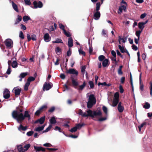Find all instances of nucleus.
I'll list each match as a JSON object with an SVG mask.
<instances>
[{
	"label": "nucleus",
	"mask_w": 152,
	"mask_h": 152,
	"mask_svg": "<svg viewBox=\"0 0 152 152\" xmlns=\"http://www.w3.org/2000/svg\"><path fill=\"white\" fill-rule=\"evenodd\" d=\"M12 117L17 121L18 123H20V121L23 120L25 118H28V120L31 119L30 115L28 111H26L23 115L22 113L18 112L17 111H14L12 113Z\"/></svg>",
	"instance_id": "f257e3e1"
},
{
	"label": "nucleus",
	"mask_w": 152,
	"mask_h": 152,
	"mask_svg": "<svg viewBox=\"0 0 152 152\" xmlns=\"http://www.w3.org/2000/svg\"><path fill=\"white\" fill-rule=\"evenodd\" d=\"M96 102V99L94 95L93 94H91L89 96L88 101L87 103V106L88 108H91Z\"/></svg>",
	"instance_id": "f03ea898"
},
{
	"label": "nucleus",
	"mask_w": 152,
	"mask_h": 152,
	"mask_svg": "<svg viewBox=\"0 0 152 152\" xmlns=\"http://www.w3.org/2000/svg\"><path fill=\"white\" fill-rule=\"evenodd\" d=\"M86 113L88 114L89 116L94 117L96 116H99L102 115V112L100 110L94 111L93 112L90 110L87 111Z\"/></svg>",
	"instance_id": "7ed1b4c3"
},
{
	"label": "nucleus",
	"mask_w": 152,
	"mask_h": 152,
	"mask_svg": "<svg viewBox=\"0 0 152 152\" xmlns=\"http://www.w3.org/2000/svg\"><path fill=\"white\" fill-rule=\"evenodd\" d=\"M53 84L52 83H48L45 82L43 86V90L44 91L49 90L51 88Z\"/></svg>",
	"instance_id": "20e7f679"
},
{
	"label": "nucleus",
	"mask_w": 152,
	"mask_h": 152,
	"mask_svg": "<svg viewBox=\"0 0 152 152\" xmlns=\"http://www.w3.org/2000/svg\"><path fill=\"white\" fill-rule=\"evenodd\" d=\"M66 72L67 74L75 75L76 76H77L78 75V71L73 68L70 69L69 70H66Z\"/></svg>",
	"instance_id": "39448f33"
},
{
	"label": "nucleus",
	"mask_w": 152,
	"mask_h": 152,
	"mask_svg": "<svg viewBox=\"0 0 152 152\" xmlns=\"http://www.w3.org/2000/svg\"><path fill=\"white\" fill-rule=\"evenodd\" d=\"M34 7V8L37 9L38 8H41L43 7V4L41 1H39L37 2L35 1L33 3Z\"/></svg>",
	"instance_id": "423d86ee"
},
{
	"label": "nucleus",
	"mask_w": 152,
	"mask_h": 152,
	"mask_svg": "<svg viewBox=\"0 0 152 152\" xmlns=\"http://www.w3.org/2000/svg\"><path fill=\"white\" fill-rule=\"evenodd\" d=\"M5 45L7 47L11 48L12 47L13 42L12 40L10 39L6 40L5 41Z\"/></svg>",
	"instance_id": "0eeeda50"
},
{
	"label": "nucleus",
	"mask_w": 152,
	"mask_h": 152,
	"mask_svg": "<svg viewBox=\"0 0 152 152\" xmlns=\"http://www.w3.org/2000/svg\"><path fill=\"white\" fill-rule=\"evenodd\" d=\"M4 98L6 99H8L10 97V92L7 89H5L3 92Z\"/></svg>",
	"instance_id": "6e6552de"
},
{
	"label": "nucleus",
	"mask_w": 152,
	"mask_h": 152,
	"mask_svg": "<svg viewBox=\"0 0 152 152\" xmlns=\"http://www.w3.org/2000/svg\"><path fill=\"white\" fill-rule=\"evenodd\" d=\"M148 21V20L145 21V22H140L138 23V28L141 29V31H142L144 27V25L147 23Z\"/></svg>",
	"instance_id": "1a4fd4ad"
},
{
	"label": "nucleus",
	"mask_w": 152,
	"mask_h": 152,
	"mask_svg": "<svg viewBox=\"0 0 152 152\" xmlns=\"http://www.w3.org/2000/svg\"><path fill=\"white\" fill-rule=\"evenodd\" d=\"M101 14L99 11H94V18L96 20H98L100 17Z\"/></svg>",
	"instance_id": "9d476101"
},
{
	"label": "nucleus",
	"mask_w": 152,
	"mask_h": 152,
	"mask_svg": "<svg viewBox=\"0 0 152 152\" xmlns=\"http://www.w3.org/2000/svg\"><path fill=\"white\" fill-rule=\"evenodd\" d=\"M126 5H122L119 7L118 11V13L120 14L123 10H124V12H126Z\"/></svg>",
	"instance_id": "9b49d317"
},
{
	"label": "nucleus",
	"mask_w": 152,
	"mask_h": 152,
	"mask_svg": "<svg viewBox=\"0 0 152 152\" xmlns=\"http://www.w3.org/2000/svg\"><path fill=\"white\" fill-rule=\"evenodd\" d=\"M45 119V117L44 116H43V117L40 118L39 119H38L36 121H35L34 122V123L37 124L38 123H39L40 124H42L44 122Z\"/></svg>",
	"instance_id": "f8f14e48"
},
{
	"label": "nucleus",
	"mask_w": 152,
	"mask_h": 152,
	"mask_svg": "<svg viewBox=\"0 0 152 152\" xmlns=\"http://www.w3.org/2000/svg\"><path fill=\"white\" fill-rule=\"evenodd\" d=\"M51 37L48 33H46L44 36V39L46 42H48L50 41Z\"/></svg>",
	"instance_id": "ddd939ff"
},
{
	"label": "nucleus",
	"mask_w": 152,
	"mask_h": 152,
	"mask_svg": "<svg viewBox=\"0 0 152 152\" xmlns=\"http://www.w3.org/2000/svg\"><path fill=\"white\" fill-rule=\"evenodd\" d=\"M34 148L36 152H39L41 151L42 152H45V148L42 147H38L36 146H34Z\"/></svg>",
	"instance_id": "4468645a"
},
{
	"label": "nucleus",
	"mask_w": 152,
	"mask_h": 152,
	"mask_svg": "<svg viewBox=\"0 0 152 152\" xmlns=\"http://www.w3.org/2000/svg\"><path fill=\"white\" fill-rule=\"evenodd\" d=\"M47 107V106L45 105H44L40 107L39 108V110H37L35 113V114L36 115H39L40 113L42 110L44 108H46Z\"/></svg>",
	"instance_id": "2eb2a0df"
},
{
	"label": "nucleus",
	"mask_w": 152,
	"mask_h": 152,
	"mask_svg": "<svg viewBox=\"0 0 152 152\" xmlns=\"http://www.w3.org/2000/svg\"><path fill=\"white\" fill-rule=\"evenodd\" d=\"M13 90L14 91V93L15 96L19 95H20L21 91L20 88L16 87L14 88Z\"/></svg>",
	"instance_id": "dca6fc26"
},
{
	"label": "nucleus",
	"mask_w": 152,
	"mask_h": 152,
	"mask_svg": "<svg viewBox=\"0 0 152 152\" xmlns=\"http://www.w3.org/2000/svg\"><path fill=\"white\" fill-rule=\"evenodd\" d=\"M27 128V126H24L22 124H20L18 129L19 131L20 132L26 131Z\"/></svg>",
	"instance_id": "f3484780"
},
{
	"label": "nucleus",
	"mask_w": 152,
	"mask_h": 152,
	"mask_svg": "<svg viewBox=\"0 0 152 152\" xmlns=\"http://www.w3.org/2000/svg\"><path fill=\"white\" fill-rule=\"evenodd\" d=\"M121 103L120 102L119 103L118 105V109L120 113L122 112L124 109V107L121 105Z\"/></svg>",
	"instance_id": "a211bd4d"
},
{
	"label": "nucleus",
	"mask_w": 152,
	"mask_h": 152,
	"mask_svg": "<svg viewBox=\"0 0 152 152\" xmlns=\"http://www.w3.org/2000/svg\"><path fill=\"white\" fill-rule=\"evenodd\" d=\"M27 75L28 73L27 72L21 73L19 76V77L20 78L19 80V81H22V79L25 77Z\"/></svg>",
	"instance_id": "6ab92c4d"
},
{
	"label": "nucleus",
	"mask_w": 152,
	"mask_h": 152,
	"mask_svg": "<svg viewBox=\"0 0 152 152\" xmlns=\"http://www.w3.org/2000/svg\"><path fill=\"white\" fill-rule=\"evenodd\" d=\"M78 114L80 115H81L83 117H86L89 116L88 114L86 113H83L82 111L81 110H79Z\"/></svg>",
	"instance_id": "aec40b11"
},
{
	"label": "nucleus",
	"mask_w": 152,
	"mask_h": 152,
	"mask_svg": "<svg viewBox=\"0 0 152 152\" xmlns=\"http://www.w3.org/2000/svg\"><path fill=\"white\" fill-rule=\"evenodd\" d=\"M22 18L21 16L19 15L17 16V18L16 19L15 23V25H17L22 20Z\"/></svg>",
	"instance_id": "412c9836"
},
{
	"label": "nucleus",
	"mask_w": 152,
	"mask_h": 152,
	"mask_svg": "<svg viewBox=\"0 0 152 152\" xmlns=\"http://www.w3.org/2000/svg\"><path fill=\"white\" fill-rule=\"evenodd\" d=\"M68 47L69 48L72 47L73 46V39L72 37H69L68 42Z\"/></svg>",
	"instance_id": "4be33fe9"
},
{
	"label": "nucleus",
	"mask_w": 152,
	"mask_h": 152,
	"mask_svg": "<svg viewBox=\"0 0 152 152\" xmlns=\"http://www.w3.org/2000/svg\"><path fill=\"white\" fill-rule=\"evenodd\" d=\"M45 125H44L41 126H39L37 128H35L34 129V130L36 132H39L43 129L44 127H45Z\"/></svg>",
	"instance_id": "5701e85b"
},
{
	"label": "nucleus",
	"mask_w": 152,
	"mask_h": 152,
	"mask_svg": "<svg viewBox=\"0 0 152 152\" xmlns=\"http://www.w3.org/2000/svg\"><path fill=\"white\" fill-rule=\"evenodd\" d=\"M50 124H53L56 123V121L55 118L54 117H52L49 120Z\"/></svg>",
	"instance_id": "b1692460"
},
{
	"label": "nucleus",
	"mask_w": 152,
	"mask_h": 152,
	"mask_svg": "<svg viewBox=\"0 0 152 152\" xmlns=\"http://www.w3.org/2000/svg\"><path fill=\"white\" fill-rule=\"evenodd\" d=\"M118 39L124 43H125L126 41L127 38H125L122 35H120L118 36Z\"/></svg>",
	"instance_id": "393cba45"
},
{
	"label": "nucleus",
	"mask_w": 152,
	"mask_h": 152,
	"mask_svg": "<svg viewBox=\"0 0 152 152\" xmlns=\"http://www.w3.org/2000/svg\"><path fill=\"white\" fill-rule=\"evenodd\" d=\"M108 60L107 59H105L103 61L102 63V66L104 67H106L108 65Z\"/></svg>",
	"instance_id": "a878e982"
},
{
	"label": "nucleus",
	"mask_w": 152,
	"mask_h": 152,
	"mask_svg": "<svg viewBox=\"0 0 152 152\" xmlns=\"http://www.w3.org/2000/svg\"><path fill=\"white\" fill-rule=\"evenodd\" d=\"M12 7L14 10L17 12H19L17 6L13 1L12 2Z\"/></svg>",
	"instance_id": "bb28decb"
},
{
	"label": "nucleus",
	"mask_w": 152,
	"mask_h": 152,
	"mask_svg": "<svg viewBox=\"0 0 152 152\" xmlns=\"http://www.w3.org/2000/svg\"><path fill=\"white\" fill-rule=\"evenodd\" d=\"M119 102V99L114 98L113 101L112 106L115 107L118 104Z\"/></svg>",
	"instance_id": "cd10ccee"
},
{
	"label": "nucleus",
	"mask_w": 152,
	"mask_h": 152,
	"mask_svg": "<svg viewBox=\"0 0 152 152\" xmlns=\"http://www.w3.org/2000/svg\"><path fill=\"white\" fill-rule=\"evenodd\" d=\"M31 146L30 144H28L23 146V151L24 152L27 151Z\"/></svg>",
	"instance_id": "c85d7f7f"
},
{
	"label": "nucleus",
	"mask_w": 152,
	"mask_h": 152,
	"mask_svg": "<svg viewBox=\"0 0 152 152\" xmlns=\"http://www.w3.org/2000/svg\"><path fill=\"white\" fill-rule=\"evenodd\" d=\"M71 78L72 79V82L73 85L75 86H77L78 84V82L76 81L75 79L73 78H72V77H71Z\"/></svg>",
	"instance_id": "c756f323"
},
{
	"label": "nucleus",
	"mask_w": 152,
	"mask_h": 152,
	"mask_svg": "<svg viewBox=\"0 0 152 152\" xmlns=\"http://www.w3.org/2000/svg\"><path fill=\"white\" fill-rule=\"evenodd\" d=\"M31 20L30 18L28 16H24L23 17V20L24 22H27L28 20Z\"/></svg>",
	"instance_id": "7c9ffc66"
},
{
	"label": "nucleus",
	"mask_w": 152,
	"mask_h": 152,
	"mask_svg": "<svg viewBox=\"0 0 152 152\" xmlns=\"http://www.w3.org/2000/svg\"><path fill=\"white\" fill-rule=\"evenodd\" d=\"M86 85V83L85 82H84L82 85L79 86V88H77V90H82L85 86Z\"/></svg>",
	"instance_id": "2f4dec72"
},
{
	"label": "nucleus",
	"mask_w": 152,
	"mask_h": 152,
	"mask_svg": "<svg viewBox=\"0 0 152 152\" xmlns=\"http://www.w3.org/2000/svg\"><path fill=\"white\" fill-rule=\"evenodd\" d=\"M17 148L20 152H24L23 151V147L22 145H20L17 146Z\"/></svg>",
	"instance_id": "473e14b6"
},
{
	"label": "nucleus",
	"mask_w": 152,
	"mask_h": 152,
	"mask_svg": "<svg viewBox=\"0 0 152 152\" xmlns=\"http://www.w3.org/2000/svg\"><path fill=\"white\" fill-rule=\"evenodd\" d=\"M143 107L145 109H148L150 107V104L148 102H146L145 104L143 106Z\"/></svg>",
	"instance_id": "72a5a7b5"
},
{
	"label": "nucleus",
	"mask_w": 152,
	"mask_h": 152,
	"mask_svg": "<svg viewBox=\"0 0 152 152\" xmlns=\"http://www.w3.org/2000/svg\"><path fill=\"white\" fill-rule=\"evenodd\" d=\"M118 48L122 53H124L126 52V50H125L123 47H122L120 45L118 46Z\"/></svg>",
	"instance_id": "f704fd0d"
},
{
	"label": "nucleus",
	"mask_w": 152,
	"mask_h": 152,
	"mask_svg": "<svg viewBox=\"0 0 152 152\" xmlns=\"http://www.w3.org/2000/svg\"><path fill=\"white\" fill-rule=\"evenodd\" d=\"M52 126L51 124H49V126L45 130L43 131L42 132V133H43L45 132H46L49 131L51 128L52 127Z\"/></svg>",
	"instance_id": "c9c22d12"
},
{
	"label": "nucleus",
	"mask_w": 152,
	"mask_h": 152,
	"mask_svg": "<svg viewBox=\"0 0 152 152\" xmlns=\"http://www.w3.org/2000/svg\"><path fill=\"white\" fill-rule=\"evenodd\" d=\"M101 6V4L100 2H98L96 4V7L95 10L94 11H99L100 8Z\"/></svg>",
	"instance_id": "e433bc0d"
},
{
	"label": "nucleus",
	"mask_w": 152,
	"mask_h": 152,
	"mask_svg": "<svg viewBox=\"0 0 152 152\" xmlns=\"http://www.w3.org/2000/svg\"><path fill=\"white\" fill-rule=\"evenodd\" d=\"M12 66L13 68H15L18 66V63L15 61H14L12 63Z\"/></svg>",
	"instance_id": "4c0bfd02"
},
{
	"label": "nucleus",
	"mask_w": 152,
	"mask_h": 152,
	"mask_svg": "<svg viewBox=\"0 0 152 152\" xmlns=\"http://www.w3.org/2000/svg\"><path fill=\"white\" fill-rule=\"evenodd\" d=\"M35 80V78L33 77H29L27 80V82L30 83V82L31 81H33Z\"/></svg>",
	"instance_id": "58836bf2"
},
{
	"label": "nucleus",
	"mask_w": 152,
	"mask_h": 152,
	"mask_svg": "<svg viewBox=\"0 0 152 152\" xmlns=\"http://www.w3.org/2000/svg\"><path fill=\"white\" fill-rule=\"evenodd\" d=\"M53 43H62V41L60 39H57L55 41L52 42Z\"/></svg>",
	"instance_id": "ea45409f"
},
{
	"label": "nucleus",
	"mask_w": 152,
	"mask_h": 152,
	"mask_svg": "<svg viewBox=\"0 0 152 152\" xmlns=\"http://www.w3.org/2000/svg\"><path fill=\"white\" fill-rule=\"evenodd\" d=\"M85 125V124L83 123L81 124H76V126L77 128V129H80L81 127L84 126Z\"/></svg>",
	"instance_id": "a19ab883"
},
{
	"label": "nucleus",
	"mask_w": 152,
	"mask_h": 152,
	"mask_svg": "<svg viewBox=\"0 0 152 152\" xmlns=\"http://www.w3.org/2000/svg\"><path fill=\"white\" fill-rule=\"evenodd\" d=\"M30 83L27 82L26 83H25L24 87V90L25 91H27L28 89V87L30 85Z\"/></svg>",
	"instance_id": "79ce46f5"
},
{
	"label": "nucleus",
	"mask_w": 152,
	"mask_h": 152,
	"mask_svg": "<svg viewBox=\"0 0 152 152\" xmlns=\"http://www.w3.org/2000/svg\"><path fill=\"white\" fill-rule=\"evenodd\" d=\"M105 57L103 55H100L99 56L98 59L100 61H103L105 59Z\"/></svg>",
	"instance_id": "37998d69"
},
{
	"label": "nucleus",
	"mask_w": 152,
	"mask_h": 152,
	"mask_svg": "<svg viewBox=\"0 0 152 152\" xmlns=\"http://www.w3.org/2000/svg\"><path fill=\"white\" fill-rule=\"evenodd\" d=\"M86 69V66H82L81 68V72L83 74V75H84L85 74V71Z\"/></svg>",
	"instance_id": "c03bdc74"
},
{
	"label": "nucleus",
	"mask_w": 152,
	"mask_h": 152,
	"mask_svg": "<svg viewBox=\"0 0 152 152\" xmlns=\"http://www.w3.org/2000/svg\"><path fill=\"white\" fill-rule=\"evenodd\" d=\"M142 31L139 30L136 31V35L138 38H140V34L142 32Z\"/></svg>",
	"instance_id": "a18cd8bd"
},
{
	"label": "nucleus",
	"mask_w": 152,
	"mask_h": 152,
	"mask_svg": "<svg viewBox=\"0 0 152 152\" xmlns=\"http://www.w3.org/2000/svg\"><path fill=\"white\" fill-rule=\"evenodd\" d=\"M79 53L80 55H82L83 56H85V53L81 49L79 50Z\"/></svg>",
	"instance_id": "49530a36"
},
{
	"label": "nucleus",
	"mask_w": 152,
	"mask_h": 152,
	"mask_svg": "<svg viewBox=\"0 0 152 152\" xmlns=\"http://www.w3.org/2000/svg\"><path fill=\"white\" fill-rule=\"evenodd\" d=\"M140 89L141 91L144 90V85L142 82H140Z\"/></svg>",
	"instance_id": "de8ad7c7"
},
{
	"label": "nucleus",
	"mask_w": 152,
	"mask_h": 152,
	"mask_svg": "<svg viewBox=\"0 0 152 152\" xmlns=\"http://www.w3.org/2000/svg\"><path fill=\"white\" fill-rule=\"evenodd\" d=\"M25 4L27 5H30L31 4V3L30 0H23Z\"/></svg>",
	"instance_id": "09e8293b"
},
{
	"label": "nucleus",
	"mask_w": 152,
	"mask_h": 152,
	"mask_svg": "<svg viewBox=\"0 0 152 152\" xmlns=\"http://www.w3.org/2000/svg\"><path fill=\"white\" fill-rule=\"evenodd\" d=\"M77 128H76V126H75L74 127L72 128V129H71L69 130V131L71 132L72 133H73V132H76L77 131Z\"/></svg>",
	"instance_id": "8fccbe9b"
},
{
	"label": "nucleus",
	"mask_w": 152,
	"mask_h": 152,
	"mask_svg": "<svg viewBox=\"0 0 152 152\" xmlns=\"http://www.w3.org/2000/svg\"><path fill=\"white\" fill-rule=\"evenodd\" d=\"M19 37L21 39H23L24 38L23 34L22 31H20L19 33Z\"/></svg>",
	"instance_id": "3c124183"
},
{
	"label": "nucleus",
	"mask_w": 152,
	"mask_h": 152,
	"mask_svg": "<svg viewBox=\"0 0 152 152\" xmlns=\"http://www.w3.org/2000/svg\"><path fill=\"white\" fill-rule=\"evenodd\" d=\"M11 72V69L10 66H8V68L6 72V73L8 75H10Z\"/></svg>",
	"instance_id": "603ef678"
},
{
	"label": "nucleus",
	"mask_w": 152,
	"mask_h": 152,
	"mask_svg": "<svg viewBox=\"0 0 152 152\" xmlns=\"http://www.w3.org/2000/svg\"><path fill=\"white\" fill-rule=\"evenodd\" d=\"M34 133V132L32 131H30L26 133V135L28 136L29 137L31 136Z\"/></svg>",
	"instance_id": "864d4df0"
},
{
	"label": "nucleus",
	"mask_w": 152,
	"mask_h": 152,
	"mask_svg": "<svg viewBox=\"0 0 152 152\" xmlns=\"http://www.w3.org/2000/svg\"><path fill=\"white\" fill-rule=\"evenodd\" d=\"M102 110L105 114H107V109L105 106H104L102 107Z\"/></svg>",
	"instance_id": "5fc2aeb1"
},
{
	"label": "nucleus",
	"mask_w": 152,
	"mask_h": 152,
	"mask_svg": "<svg viewBox=\"0 0 152 152\" xmlns=\"http://www.w3.org/2000/svg\"><path fill=\"white\" fill-rule=\"evenodd\" d=\"M119 94L118 92H116L114 95V98L119 99Z\"/></svg>",
	"instance_id": "6e6d98bb"
},
{
	"label": "nucleus",
	"mask_w": 152,
	"mask_h": 152,
	"mask_svg": "<svg viewBox=\"0 0 152 152\" xmlns=\"http://www.w3.org/2000/svg\"><path fill=\"white\" fill-rule=\"evenodd\" d=\"M54 130L56 131H58L60 132H62L61 128L57 126L55 127V128L54 129Z\"/></svg>",
	"instance_id": "4d7b16f0"
},
{
	"label": "nucleus",
	"mask_w": 152,
	"mask_h": 152,
	"mask_svg": "<svg viewBox=\"0 0 152 152\" xmlns=\"http://www.w3.org/2000/svg\"><path fill=\"white\" fill-rule=\"evenodd\" d=\"M89 84L90 85V87L92 88L94 87V84L93 82L92 81H89Z\"/></svg>",
	"instance_id": "13d9d810"
},
{
	"label": "nucleus",
	"mask_w": 152,
	"mask_h": 152,
	"mask_svg": "<svg viewBox=\"0 0 152 152\" xmlns=\"http://www.w3.org/2000/svg\"><path fill=\"white\" fill-rule=\"evenodd\" d=\"M64 34L67 37H70L71 35L70 34L69 32H66V30H64Z\"/></svg>",
	"instance_id": "bf43d9fd"
},
{
	"label": "nucleus",
	"mask_w": 152,
	"mask_h": 152,
	"mask_svg": "<svg viewBox=\"0 0 152 152\" xmlns=\"http://www.w3.org/2000/svg\"><path fill=\"white\" fill-rule=\"evenodd\" d=\"M60 28L63 31H64V30H65L64 29V26L62 24L60 23L59 25Z\"/></svg>",
	"instance_id": "052dcab7"
},
{
	"label": "nucleus",
	"mask_w": 152,
	"mask_h": 152,
	"mask_svg": "<svg viewBox=\"0 0 152 152\" xmlns=\"http://www.w3.org/2000/svg\"><path fill=\"white\" fill-rule=\"evenodd\" d=\"M31 39L33 40V41H35L37 39V37L36 36L35 34H33L31 35Z\"/></svg>",
	"instance_id": "680f3d73"
},
{
	"label": "nucleus",
	"mask_w": 152,
	"mask_h": 152,
	"mask_svg": "<svg viewBox=\"0 0 152 152\" xmlns=\"http://www.w3.org/2000/svg\"><path fill=\"white\" fill-rule=\"evenodd\" d=\"M71 50L69 48V50L67 52V55L68 56H69L71 55Z\"/></svg>",
	"instance_id": "e2e57ef3"
},
{
	"label": "nucleus",
	"mask_w": 152,
	"mask_h": 152,
	"mask_svg": "<svg viewBox=\"0 0 152 152\" xmlns=\"http://www.w3.org/2000/svg\"><path fill=\"white\" fill-rule=\"evenodd\" d=\"M150 94L151 96H152V82H151L150 83Z\"/></svg>",
	"instance_id": "0e129e2a"
},
{
	"label": "nucleus",
	"mask_w": 152,
	"mask_h": 152,
	"mask_svg": "<svg viewBox=\"0 0 152 152\" xmlns=\"http://www.w3.org/2000/svg\"><path fill=\"white\" fill-rule=\"evenodd\" d=\"M55 107H51L48 110L50 112H52L55 110Z\"/></svg>",
	"instance_id": "69168bd1"
},
{
	"label": "nucleus",
	"mask_w": 152,
	"mask_h": 152,
	"mask_svg": "<svg viewBox=\"0 0 152 152\" xmlns=\"http://www.w3.org/2000/svg\"><path fill=\"white\" fill-rule=\"evenodd\" d=\"M146 14L145 13H144L142 14L140 16V18L141 19H143L146 16Z\"/></svg>",
	"instance_id": "338daca9"
},
{
	"label": "nucleus",
	"mask_w": 152,
	"mask_h": 152,
	"mask_svg": "<svg viewBox=\"0 0 152 152\" xmlns=\"http://www.w3.org/2000/svg\"><path fill=\"white\" fill-rule=\"evenodd\" d=\"M20 26H21V29H23V30H25L26 29V28L25 25L23 24H21Z\"/></svg>",
	"instance_id": "774afa93"
}]
</instances>
